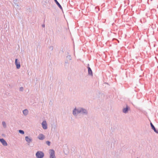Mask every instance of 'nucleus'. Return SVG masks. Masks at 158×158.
I'll use <instances>...</instances> for the list:
<instances>
[{
    "instance_id": "nucleus-1",
    "label": "nucleus",
    "mask_w": 158,
    "mask_h": 158,
    "mask_svg": "<svg viewBox=\"0 0 158 158\" xmlns=\"http://www.w3.org/2000/svg\"><path fill=\"white\" fill-rule=\"evenodd\" d=\"M77 111V113H79L80 112H82L84 113H85L86 112V110H84L83 109H81L80 111L76 110V109L73 111V113L74 115H75L76 114V112Z\"/></svg>"
},
{
    "instance_id": "nucleus-2",
    "label": "nucleus",
    "mask_w": 158,
    "mask_h": 158,
    "mask_svg": "<svg viewBox=\"0 0 158 158\" xmlns=\"http://www.w3.org/2000/svg\"><path fill=\"white\" fill-rule=\"evenodd\" d=\"M36 156L37 158H43L44 156V154L42 152L38 151L36 154Z\"/></svg>"
},
{
    "instance_id": "nucleus-3",
    "label": "nucleus",
    "mask_w": 158,
    "mask_h": 158,
    "mask_svg": "<svg viewBox=\"0 0 158 158\" xmlns=\"http://www.w3.org/2000/svg\"><path fill=\"white\" fill-rule=\"evenodd\" d=\"M50 158H56L55 156V152L53 150H50Z\"/></svg>"
},
{
    "instance_id": "nucleus-4",
    "label": "nucleus",
    "mask_w": 158,
    "mask_h": 158,
    "mask_svg": "<svg viewBox=\"0 0 158 158\" xmlns=\"http://www.w3.org/2000/svg\"><path fill=\"white\" fill-rule=\"evenodd\" d=\"M0 141L4 146H6L7 145V143L4 139H0Z\"/></svg>"
},
{
    "instance_id": "nucleus-5",
    "label": "nucleus",
    "mask_w": 158,
    "mask_h": 158,
    "mask_svg": "<svg viewBox=\"0 0 158 158\" xmlns=\"http://www.w3.org/2000/svg\"><path fill=\"white\" fill-rule=\"evenodd\" d=\"M43 128L46 129L47 128V126L46 122L45 121H44L42 124Z\"/></svg>"
},
{
    "instance_id": "nucleus-6",
    "label": "nucleus",
    "mask_w": 158,
    "mask_h": 158,
    "mask_svg": "<svg viewBox=\"0 0 158 158\" xmlns=\"http://www.w3.org/2000/svg\"><path fill=\"white\" fill-rule=\"evenodd\" d=\"M17 59H16L15 60V64L16 66V67L17 69H19L20 67V65L19 62H18L17 61Z\"/></svg>"
},
{
    "instance_id": "nucleus-7",
    "label": "nucleus",
    "mask_w": 158,
    "mask_h": 158,
    "mask_svg": "<svg viewBox=\"0 0 158 158\" xmlns=\"http://www.w3.org/2000/svg\"><path fill=\"white\" fill-rule=\"evenodd\" d=\"M44 136L42 134H40L38 137V139L40 140H42L44 139Z\"/></svg>"
},
{
    "instance_id": "nucleus-8",
    "label": "nucleus",
    "mask_w": 158,
    "mask_h": 158,
    "mask_svg": "<svg viewBox=\"0 0 158 158\" xmlns=\"http://www.w3.org/2000/svg\"><path fill=\"white\" fill-rule=\"evenodd\" d=\"M25 140L28 143H30L32 141L31 139L28 138V136L25 137Z\"/></svg>"
},
{
    "instance_id": "nucleus-9",
    "label": "nucleus",
    "mask_w": 158,
    "mask_h": 158,
    "mask_svg": "<svg viewBox=\"0 0 158 158\" xmlns=\"http://www.w3.org/2000/svg\"><path fill=\"white\" fill-rule=\"evenodd\" d=\"M55 1V2L56 3V4L61 9H62V8L61 6L60 5V4L58 2V1H57V0H54Z\"/></svg>"
},
{
    "instance_id": "nucleus-10",
    "label": "nucleus",
    "mask_w": 158,
    "mask_h": 158,
    "mask_svg": "<svg viewBox=\"0 0 158 158\" xmlns=\"http://www.w3.org/2000/svg\"><path fill=\"white\" fill-rule=\"evenodd\" d=\"M88 70L89 74L90 75H92V71L91 69L90 68L88 67Z\"/></svg>"
},
{
    "instance_id": "nucleus-11",
    "label": "nucleus",
    "mask_w": 158,
    "mask_h": 158,
    "mask_svg": "<svg viewBox=\"0 0 158 158\" xmlns=\"http://www.w3.org/2000/svg\"><path fill=\"white\" fill-rule=\"evenodd\" d=\"M152 129H153L155 132H156V129L155 127L152 123H150Z\"/></svg>"
},
{
    "instance_id": "nucleus-12",
    "label": "nucleus",
    "mask_w": 158,
    "mask_h": 158,
    "mask_svg": "<svg viewBox=\"0 0 158 158\" xmlns=\"http://www.w3.org/2000/svg\"><path fill=\"white\" fill-rule=\"evenodd\" d=\"M23 112L24 115H26L28 114V111L26 109L23 111Z\"/></svg>"
},
{
    "instance_id": "nucleus-13",
    "label": "nucleus",
    "mask_w": 158,
    "mask_h": 158,
    "mask_svg": "<svg viewBox=\"0 0 158 158\" xmlns=\"http://www.w3.org/2000/svg\"><path fill=\"white\" fill-rule=\"evenodd\" d=\"M128 108L127 107L125 108H124L123 110V112L124 113H127V111Z\"/></svg>"
},
{
    "instance_id": "nucleus-14",
    "label": "nucleus",
    "mask_w": 158,
    "mask_h": 158,
    "mask_svg": "<svg viewBox=\"0 0 158 158\" xmlns=\"http://www.w3.org/2000/svg\"><path fill=\"white\" fill-rule=\"evenodd\" d=\"M19 132L22 134H24V132L23 130H19Z\"/></svg>"
},
{
    "instance_id": "nucleus-15",
    "label": "nucleus",
    "mask_w": 158,
    "mask_h": 158,
    "mask_svg": "<svg viewBox=\"0 0 158 158\" xmlns=\"http://www.w3.org/2000/svg\"><path fill=\"white\" fill-rule=\"evenodd\" d=\"M2 124L3 126L6 127V123L4 122H2Z\"/></svg>"
},
{
    "instance_id": "nucleus-16",
    "label": "nucleus",
    "mask_w": 158,
    "mask_h": 158,
    "mask_svg": "<svg viewBox=\"0 0 158 158\" xmlns=\"http://www.w3.org/2000/svg\"><path fill=\"white\" fill-rule=\"evenodd\" d=\"M47 144L49 146L50 145V142L49 141H47L46 142Z\"/></svg>"
},
{
    "instance_id": "nucleus-17",
    "label": "nucleus",
    "mask_w": 158,
    "mask_h": 158,
    "mask_svg": "<svg viewBox=\"0 0 158 158\" xmlns=\"http://www.w3.org/2000/svg\"><path fill=\"white\" fill-rule=\"evenodd\" d=\"M23 90V87H21V88H20V90L21 91H22Z\"/></svg>"
},
{
    "instance_id": "nucleus-18",
    "label": "nucleus",
    "mask_w": 158,
    "mask_h": 158,
    "mask_svg": "<svg viewBox=\"0 0 158 158\" xmlns=\"http://www.w3.org/2000/svg\"><path fill=\"white\" fill-rule=\"evenodd\" d=\"M156 132L157 133H158V130L157 131L156 130Z\"/></svg>"
}]
</instances>
